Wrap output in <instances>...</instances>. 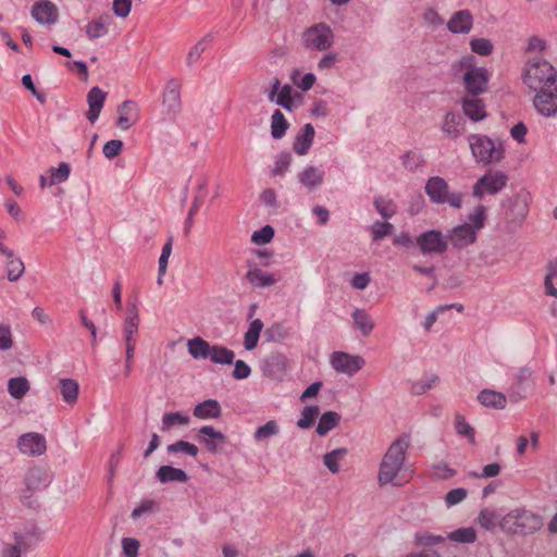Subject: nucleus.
Returning a JSON list of instances; mask_svg holds the SVG:
<instances>
[{"instance_id": "nucleus-1", "label": "nucleus", "mask_w": 557, "mask_h": 557, "mask_svg": "<svg viewBox=\"0 0 557 557\" xmlns=\"http://www.w3.org/2000/svg\"><path fill=\"white\" fill-rule=\"evenodd\" d=\"M410 438L403 435L396 438L384 454L377 473V482L381 486L394 483L404 468Z\"/></svg>"}, {"instance_id": "nucleus-2", "label": "nucleus", "mask_w": 557, "mask_h": 557, "mask_svg": "<svg viewBox=\"0 0 557 557\" xmlns=\"http://www.w3.org/2000/svg\"><path fill=\"white\" fill-rule=\"evenodd\" d=\"M524 85L533 92L557 84V70L545 59L529 60L522 72Z\"/></svg>"}, {"instance_id": "nucleus-3", "label": "nucleus", "mask_w": 557, "mask_h": 557, "mask_svg": "<svg viewBox=\"0 0 557 557\" xmlns=\"http://www.w3.org/2000/svg\"><path fill=\"white\" fill-rule=\"evenodd\" d=\"M543 525L541 516L524 509L517 508L506 513L499 521V528L508 534L529 535L539 531Z\"/></svg>"}, {"instance_id": "nucleus-4", "label": "nucleus", "mask_w": 557, "mask_h": 557, "mask_svg": "<svg viewBox=\"0 0 557 557\" xmlns=\"http://www.w3.org/2000/svg\"><path fill=\"white\" fill-rule=\"evenodd\" d=\"M472 156L482 164L497 163L504 158L503 147L495 144L487 136L471 135L468 138Z\"/></svg>"}, {"instance_id": "nucleus-5", "label": "nucleus", "mask_w": 557, "mask_h": 557, "mask_svg": "<svg viewBox=\"0 0 557 557\" xmlns=\"http://www.w3.org/2000/svg\"><path fill=\"white\" fill-rule=\"evenodd\" d=\"M425 194L430 200L437 205L448 203L455 209L462 205L463 194L459 191L449 193L447 182L441 176H432L426 181Z\"/></svg>"}, {"instance_id": "nucleus-6", "label": "nucleus", "mask_w": 557, "mask_h": 557, "mask_svg": "<svg viewBox=\"0 0 557 557\" xmlns=\"http://www.w3.org/2000/svg\"><path fill=\"white\" fill-rule=\"evenodd\" d=\"M301 40L308 50L325 51L333 46L334 34L327 24L318 23L304 30Z\"/></svg>"}, {"instance_id": "nucleus-7", "label": "nucleus", "mask_w": 557, "mask_h": 557, "mask_svg": "<svg viewBox=\"0 0 557 557\" xmlns=\"http://www.w3.org/2000/svg\"><path fill=\"white\" fill-rule=\"evenodd\" d=\"M416 245L424 256L443 255L448 248V238L441 231L430 230L416 238Z\"/></svg>"}, {"instance_id": "nucleus-8", "label": "nucleus", "mask_w": 557, "mask_h": 557, "mask_svg": "<svg viewBox=\"0 0 557 557\" xmlns=\"http://www.w3.org/2000/svg\"><path fill=\"white\" fill-rule=\"evenodd\" d=\"M508 176L500 171H488L473 186L472 195L482 198L485 194L496 195L507 185Z\"/></svg>"}, {"instance_id": "nucleus-9", "label": "nucleus", "mask_w": 557, "mask_h": 557, "mask_svg": "<svg viewBox=\"0 0 557 557\" xmlns=\"http://www.w3.org/2000/svg\"><path fill=\"white\" fill-rule=\"evenodd\" d=\"M181 90L182 84L177 78L172 77L166 82L162 95V107L169 120H174L182 111Z\"/></svg>"}, {"instance_id": "nucleus-10", "label": "nucleus", "mask_w": 557, "mask_h": 557, "mask_svg": "<svg viewBox=\"0 0 557 557\" xmlns=\"http://www.w3.org/2000/svg\"><path fill=\"white\" fill-rule=\"evenodd\" d=\"M533 371L529 367L520 368L513 375L511 385L508 389V397L512 403H519L525 399L533 388Z\"/></svg>"}, {"instance_id": "nucleus-11", "label": "nucleus", "mask_w": 557, "mask_h": 557, "mask_svg": "<svg viewBox=\"0 0 557 557\" xmlns=\"http://www.w3.org/2000/svg\"><path fill=\"white\" fill-rule=\"evenodd\" d=\"M533 92V106L539 114L548 117L557 113V84Z\"/></svg>"}, {"instance_id": "nucleus-12", "label": "nucleus", "mask_w": 557, "mask_h": 557, "mask_svg": "<svg viewBox=\"0 0 557 557\" xmlns=\"http://www.w3.org/2000/svg\"><path fill=\"white\" fill-rule=\"evenodd\" d=\"M331 364L336 372L352 376L361 370L364 364V359L360 356L336 351L331 356Z\"/></svg>"}, {"instance_id": "nucleus-13", "label": "nucleus", "mask_w": 557, "mask_h": 557, "mask_svg": "<svg viewBox=\"0 0 557 557\" xmlns=\"http://www.w3.org/2000/svg\"><path fill=\"white\" fill-rule=\"evenodd\" d=\"M261 370L271 380H283L288 370V359L283 354L273 352L262 361Z\"/></svg>"}, {"instance_id": "nucleus-14", "label": "nucleus", "mask_w": 557, "mask_h": 557, "mask_svg": "<svg viewBox=\"0 0 557 557\" xmlns=\"http://www.w3.org/2000/svg\"><path fill=\"white\" fill-rule=\"evenodd\" d=\"M116 126L122 131H128L140 119V109L136 101L125 100L116 108Z\"/></svg>"}, {"instance_id": "nucleus-15", "label": "nucleus", "mask_w": 557, "mask_h": 557, "mask_svg": "<svg viewBox=\"0 0 557 557\" xmlns=\"http://www.w3.org/2000/svg\"><path fill=\"white\" fill-rule=\"evenodd\" d=\"M20 451L27 456H41L47 449L46 438L42 434L30 432L22 434L17 440Z\"/></svg>"}, {"instance_id": "nucleus-16", "label": "nucleus", "mask_w": 557, "mask_h": 557, "mask_svg": "<svg viewBox=\"0 0 557 557\" xmlns=\"http://www.w3.org/2000/svg\"><path fill=\"white\" fill-rule=\"evenodd\" d=\"M465 87L472 96H478L486 90L488 75L484 67H474L463 76Z\"/></svg>"}, {"instance_id": "nucleus-17", "label": "nucleus", "mask_w": 557, "mask_h": 557, "mask_svg": "<svg viewBox=\"0 0 557 557\" xmlns=\"http://www.w3.org/2000/svg\"><path fill=\"white\" fill-rule=\"evenodd\" d=\"M453 247L457 249L466 248L476 240V232L473 226L468 223L454 227L448 237Z\"/></svg>"}, {"instance_id": "nucleus-18", "label": "nucleus", "mask_w": 557, "mask_h": 557, "mask_svg": "<svg viewBox=\"0 0 557 557\" xmlns=\"http://www.w3.org/2000/svg\"><path fill=\"white\" fill-rule=\"evenodd\" d=\"M107 98V92H104L99 87H92L87 94V102H88V111L86 112V117L90 123H95L100 112L103 108L104 101Z\"/></svg>"}, {"instance_id": "nucleus-19", "label": "nucleus", "mask_w": 557, "mask_h": 557, "mask_svg": "<svg viewBox=\"0 0 557 557\" xmlns=\"http://www.w3.org/2000/svg\"><path fill=\"white\" fill-rule=\"evenodd\" d=\"M473 26V16L469 10L455 12L447 22V28L454 34H468Z\"/></svg>"}, {"instance_id": "nucleus-20", "label": "nucleus", "mask_w": 557, "mask_h": 557, "mask_svg": "<svg viewBox=\"0 0 557 557\" xmlns=\"http://www.w3.org/2000/svg\"><path fill=\"white\" fill-rule=\"evenodd\" d=\"M32 16L40 24H53L58 18V10L52 2L40 1L33 7Z\"/></svg>"}, {"instance_id": "nucleus-21", "label": "nucleus", "mask_w": 557, "mask_h": 557, "mask_svg": "<svg viewBox=\"0 0 557 557\" xmlns=\"http://www.w3.org/2000/svg\"><path fill=\"white\" fill-rule=\"evenodd\" d=\"M315 135L314 127L312 124L307 123L300 129V132L296 135L295 140L293 143V150L298 156H305L308 153Z\"/></svg>"}, {"instance_id": "nucleus-22", "label": "nucleus", "mask_w": 557, "mask_h": 557, "mask_svg": "<svg viewBox=\"0 0 557 557\" xmlns=\"http://www.w3.org/2000/svg\"><path fill=\"white\" fill-rule=\"evenodd\" d=\"M465 123V119L460 114L448 112L444 117L442 131L448 138L456 139L463 133Z\"/></svg>"}, {"instance_id": "nucleus-23", "label": "nucleus", "mask_w": 557, "mask_h": 557, "mask_svg": "<svg viewBox=\"0 0 557 557\" xmlns=\"http://www.w3.org/2000/svg\"><path fill=\"white\" fill-rule=\"evenodd\" d=\"M49 484L48 471L42 467L30 468L25 476L27 491H39Z\"/></svg>"}, {"instance_id": "nucleus-24", "label": "nucleus", "mask_w": 557, "mask_h": 557, "mask_svg": "<svg viewBox=\"0 0 557 557\" xmlns=\"http://www.w3.org/2000/svg\"><path fill=\"white\" fill-rule=\"evenodd\" d=\"M139 314L135 304L128 308V315L125 319L123 333L125 346H135V335L138 332Z\"/></svg>"}, {"instance_id": "nucleus-25", "label": "nucleus", "mask_w": 557, "mask_h": 557, "mask_svg": "<svg viewBox=\"0 0 557 557\" xmlns=\"http://www.w3.org/2000/svg\"><path fill=\"white\" fill-rule=\"evenodd\" d=\"M193 414L201 420L218 419L222 414V408L218 400L207 399L194 407Z\"/></svg>"}, {"instance_id": "nucleus-26", "label": "nucleus", "mask_w": 557, "mask_h": 557, "mask_svg": "<svg viewBox=\"0 0 557 557\" xmlns=\"http://www.w3.org/2000/svg\"><path fill=\"white\" fill-rule=\"evenodd\" d=\"M199 434H200L198 436L199 443L205 445V447L210 453H215L218 450V444L215 441H219V442L225 441V435L222 432L216 431L211 425H205V426L200 428Z\"/></svg>"}, {"instance_id": "nucleus-27", "label": "nucleus", "mask_w": 557, "mask_h": 557, "mask_svg": "<svg viewBox=\"0 0 557 557\" xmlns=\"http://www.w3.org/2000/svg\"><path fill=\"white\" fill-rule=\"evenodd\" d=\"M478 400L484 407L493 409H504L507 405L505 394L494 389H483L478 395Z\"/></svg>"}, {"instance_id": "nucleus-28", "label": "nucleus", "mask_w": 557, "mask_h": 557, "mask_svg": "<svg viewBox=\"0 0 557 557\" xmlns=\"http://www.w3.org/2000/svg\"><path fill=\"white\" fill-rule=\"evenodd\" d=\"M245 277L247 282L256 288L273 286L277 282L273 274L258 268L249 269Z\"/></svg>"}, {"instance_id": "nucleus-29", "label": "nucleus", "mask_w": 557, "mask_h": 557, "mask_svg": "<svg viewBox=\"0 0 557 557\" xmlns=\"http://www.w3.org/2000/svg\"><path fill=\"white\" fill-rule=\"evenodd\" d=\"M324 172L317 166H307L298 174V181L309 190L314 189L323 183Z\"/></svg>"}, {"instance_id": "nucleus-30", "label": "nucleus", "mask_w": 557, "mask_h": 557, "mask_svg": "<svg viewBox=\"0 0 557 557\" xmlns=\"http://www.w3.org/2000/svg\"><path fill=\"white\" fill-rule=\"evenodd\" d=\"M156 476L161 483H185L188 481V475L183 469L174 468L172 466H161L157 470Z\"/></svg>"}, {"instance_id": "nucleus-31", "label": "nucleus", "mask_w": 557, "mask_h": 557, "mask_svg": "<svg viewBox=\"0 0 557 557\" xmlns=\"http://www.w3.org/2000/svg\"><path fill=\"white\" fill-rule=\"evenodd\" d=\"M465 114L472 121H481L486 116L485 106L481 99L466 98L462 102Z\"/></svg>"}, {"instance_id": "nucleus-32", "label": "nucleus", "mask_w": 557, "mask_h": 557, "mask_svg": "<svg viewBox=\"0 0 557 557\" xmlns=\"http://www.w3.org/2000/svg\"><path fill=\"white\" fill-rule=\"evenodd\" d=\"M60 394L62 399L70 406L77 403L79 394V385L73 379H61L59 381Z\"/></svg>"}, {"instance_id": "nucleus-33", "label": "nucleus", "mask_w": 557, "mask_h": 557, "mask_svg": "<svg viewBox=\"0 0 557 557\" xmlns=\"http://www.w3.org/2000/svg\"><path fill=\"white\" fill-rule=\"evenodd\" d=\"M211 346L212 345L199 336L187 342L188 352L196 360L208 359Z\"/></svg>"}, {"instance_id": "nucleus-34", "label": "nucleus", "mask_w": 557, "mask_h": 557, "mask_svg": "<svg viewBox=\"0 0 557 557\" xmlns=\"http://www.w3.org/2000/svg\"><path fill=\"white\" fill-rule=\"evenodd\" d=\"M262 329L263 322L260 319H255L250 322L244 335V347L246 350H252L257 347Z\"/></svg>"}, {"instance_id": "nucleus-35", "label": "nucleus", "mask_w": 557, "mask_h": 557, "mask_svg": "<svg viewBox=\"0 0 557 557\" xmlns=\"http://www.w3.org/2000/svg\"><path fill=\"white\" fill-rule=\"evenodd\" d=\"M354 324L360 330L363 336H369L374 327V322L371 315L364 309H356L352 312Z\"/></svg>"}, {"instance_id": "nucleus-36", "label": "nucleus", "mask_w": 557, "mask_h": 557, "mask_svg": "<svg viewBox=\"0 0 557 557\" xmlns=\"http://www.w3.org/2000/svg\"><path fill=\"white\" fill-rule=\"evenodd\" d=\"M341 421V416L335 411L324 412L319 420L317 433L320 436H325L331 430L336 428Z\"/></svg>"}, {"instance_id": "nucleus-37", "label": "nucleus", "mask_w": 557, "mask_h": 557, "mask_svg": "<svg viewBox=\"0 0 557 557\" xmlns=\"http://www.w3.org/2000/svg\"><path fill=\"white\" fill-rule=\"evenodd\" d=\"M235 354L233 350L224 346L212 345L210 349V359L213 363L218 364H232L234 362Z\"/></svg>"}, {"instance_id": "nucleus-38", "label": "nucleus", "mask_w": 557, "mask_h": 557, "mask_svg": "<svg viewBox=\"0 0 557 557\" xmlns=\"http://www.w3.org/2000/svg\"><path fill=\"white\" fill-rule=\"evenodd\" d=\"M211 42V36L206 35L201 39H199L188 51L186 55V65L188 67L194 66L198 60L200 59L201 54L206 51L208 46Z\"/></svg>"}, {"instance_id": "nucleus-39", "label": "nucleus", "mask_w": 557, "mask_h": 557, "mask_svg": "<svg viewBox=\"0 0 557 557\" xmlns=\"http://www.w3.org/2000/svg\"><path fill=\"white\" fill-rule=\"evenodd\" d=\"M289 123L280 110H275L271 116V135L274 139H281L287 132Z\"/></svg>"}, {"instance_id": "nucleus-40", "label": "nucleus", "mask_w": 557, "mask_h": 557, "mask_svg": "<svg viewBox=\"0 0 557 557\" xmlns=\"http://www.w3.org/2000/svg\"><path fill=\"white\" fill-rule=\"evenodd\" d=\"M38 541L39 537L34 532L15 533L14 543L10 544L22 554L34 547Z\"/></svg>"}, {"instance_id": "nucleus-41", "label": "nucleus", "mask_w": 557, "mask_h": 557, "mask_svg": "<svg viewBox=\"0 0 557 557\" xmlns=\"http://www.w3.org/2000/svg\"><path fill=\"white\" fill-rule=\"evenodd\" d=\"M29 391V382L24 376L12 377L8 382V392L14 399H22Z\"/></svg>"}, {"instance_id": "nucleus-42", "label": "nucleus", "mask_w": 557, "mask_h": 557, "mask_svg": "<svg viewBox=\"0 0 557 557\" xmlns=\"http://www.w3.org/2000/svg\"><path fill=\"white\" fill-rule=\"evenodd\" d=\"M300 97L299 94L293 95V87L286 84L280 89L274 102L287 111H293L295 108L294 99Z\"/></svg>"}, {"instance_id": "nucleus-43", "label": "nucleus", "mask_w": 557, "mask_h": 557, "mask_svg": "<svg viewBox=\"0 0 557 557\" xmlns=\"http://www.w3.org/2000/svg\"><path fill=\"white\" fill-rule=\"evenodd\" d=\"M280 433V425L275 420H270L265 424L257 428L253 433V438L257 442L267 441L272 436Z\"/></svg>"}, {"instance_id": "nucleus-44", "label": "nucleus", "mask_w": 557, "mask_h": 557, "mask_svg": "<svg viewBox=\"0 0 557 557\" xmlns=\"http://www.w3.org/2000/svg\"><path fill=\"white\" fill-rule=\"evenodd\" d=\"M190 421L189 417L183 414L180 411L176 412H168L162 417V431H169L171 428L175 425H186Z\"/></svg>"}, {"instance_id": "nucleus-45", "label": "nucleus", "mask_w": 557, "mask_h": 557, "mask_svg": "<svg viewBox=\"0 0 557 557\" xmlns=\"http://www.w3.org/2000/svg\"><path fill=\"white\" fill-rule=\"evenodd\" d=\"M8 263H7V273H8V280L10 282H16L22 277L25 271V265L23 261L15 257L13 253V257H7Z\"/></svg>"}, {"instance_id": "nucleus-46", "label": "nucleus", "mask_w": 557, "mask_h": 557, "mask_svg": "<svg viewBox=\"0 0 557 557\" xmlns=\"http://www.w3.org/2000/svg\"><path fill=\"white\" fill-rule=\"evenodd\" d=\"M455 430L456 432L466 438L469 440L470 443H475V430L466 421V418L460 414H455Z\"/></svg>"}, {"instance_id": "nucleus-47", "label": "nucleus", "mask_w": 557, "mask_h": 557, "mask_svg": "<svg viewBox=\"0 0 557 557\" xmlns=\"http://www.w3.org/2000/svg\"><path fill=\"white\" fill-rule=\"evenodd\" d=\"M447 539L457 543L471 544L476 540V532L472 527L459 528L448 533Z\"/></svg>"}, {"instance_id": "nucleus-48", "label": "nucleus", "mask_w": 557, "mask_h": 557, "mask_svg": "<svg viewBox=\"0 0 557 557\" xmlns=\"http://www.w3.org/2000/svg\"><path fill=\"white\" fill-rule=\"evenodd\" d=\"M267 339L270 342H282L290 336V331L283 323H273L265 330Z\"/></svg>"}, {"instance_id": "nucleus-49", "label": "nucleus", "mask_w": 557, "mask_h": 557, "mask_svg": "<svg viewBox=\"0 0 557 557\" xmlns=\"http://www.w3.org/2000/svg\"><path fill=\"white\" fill-rule=\"evenodd\" d=\"M499 521L500 519L496 511L487 508L482 509L478 517L480 527L487 531L494 530L497 524L499 525Z\"/></svg>"}, {"instance_id": "nucleus-50", "label": "nucleus", "mask_w": 557, "mask_h": 557, "mask_svg": "<svg viewBox=\"0 0 557 557\" xmlns=\"http://www.w3.org/2000/svg\"><path fill=\"white\" fill-rule=\"evenodd\" d=\"M347 454L346 448H336L323 456L324 466L332 472L337 473L339 471L338 460Z\"/></svg>"}, {"instance_id": "nucleus-51", "label": "nucleus", "mask_w": 557, "mask_h": 557, "mask_svg": "<svg viewBox=\"0 0 557 557\" xmlns=\"http://www.w3.org/2000/svg\"><path fill=\"white\" fill-rule=\"evenodd\" d=\"M320 410L318 406H306L301 412L297 425L300 429H309L313 425Z\"/></svg>"}, {"instance_id": "nucleus-52", "label": "nucleus", "mask_w": 557, "mask_h": 557, "mask_svg": "<svg viewBox=\"0 0 557 557\" xmlns=\"http://www.w3.org/2000/svg\"><path fill=\"white\" fill-rule=\"evenodd\" d=\"M373 203L379 214L385 220L391 219L396 213V206L392 200L376 197Z\"/></svg>"}, {"instance_id": "nucleus-53", "label": "nucleus", "mask_w": 557, "mask_h": 557, "mask_svg": "<svg viewBox=\"0 0 557 557\" xmlns=\"http://www.w3.org/2000/svg\"><path fill=\"white\" fill-rule=\"evenodd\" d=\"M471 50L483 57L490 55L494 50V45L486 38H473L470 40Z\"/></svg>"}, {"instance_id": "nucleus-54", "label": "nucleus", "mask_w": 557, "mask_h": 557, "mask_svg": "<svg viewBox=\"0 0 557 557\" xmlns=\"http://www.w3.org/2000/svg\"><path fill=\"white\" fill-rule=\"evenodd\" d=\"M51 178L49 180V186H52L54 184L63 183L67 181L71 168L67 163L61 162L58 168H51Z\"/></svg>"}, {"instance_id": "nucleus-55", "label": "nucleus", "mask_w": 557, "mask_h": 557, "mask_svg": "<svg viewBox=\"0 0 557 557\" xmlns=\"http://www.w3.org/2000/svg\"><path fill=\"white\" fill-rule=\"evenodd\" d=\"M168 451L171 454L185 453L191 457H196L198 455L199 449L193 443L186 441H177L168 446Z\"/></svg>"}, {"instance_id": "nucleus-56", "label": "nucleus", "mask_w": 557, "mask_h": 557, "mask_svg": "<svg viewBox=\"0 0 557 557\" xmlns=\"http://www.w3.org/2000/svg\"><path fill=\"white\" fill-rule=\"evenodd\" d=\"M107 33V25L101 20H92L86 25V35L90 40L103 37Z\"/></svg>"}, {"instance_id": "nucleus-57", "label": "nucleus", "mask_w": 557, "mask_h": 557, "mask_svg": "<svg viewBox=\"0 0 557 557\" xmlns=\"http://www.w3.org/2000/svg\"><path fill=\"white\" fill-rule=\"evenodd\" d=\"M394 231V225L389 222H380L376 221L371 226V233L373 240L377 242L383 239L384 237L391 235Z\"/></svg>"}, {"instance_id": "nucleus-58", "label": "nucleus", "mask_w": 557, "mask_h": 557, "mask_svg": "<svg viewBox=\"0 0 557 557\" xmlns=\"http://www.w3.org/2000/svg\"><path fill=\"white\" fill-rule=\"evenodd\" d=\"M403 165L410 172L416 171L423 164V157L416 151H408L401 157Z\"/></svg>"}, {"instance_id": "nucleus-59", "label": "nucleus", "mask_w": 557, "mask_h": 557, "mask_svg": "<svg viewBox=\"0 0 557 557\" xmlns=\"http://www.w3.org/2000/svg\"><path fill=\"white\" fill-rule=\"evenodd\" d=\"M14 346V339L10 324L0 323V350L8 351Z\"/></svg>"}, {"instance_id": "nucleus-60", "label": "nucleus", "mask_w": 557, "mask_h": 557, "mask_svg": "<svg viewBox=\"0 0 557 557\" xmlns=\"http://www.w3.org/2000/svg\"><path fill=\"white\" fill-rule=\"evenodd\" d=\"M292 154L287 151H283L277 156V159L275 161V166L272 170V174L274 176H281L283 175L287 169L289 168L292 163Z\"/></svg>"}, {"instance_id": "nucleus-61", "label": "nucleus", "mask_w": 557, "mask_h": 557, "mask_svg": "<svg viewBox=\"0 0 557 557\" xmlns=\"http://www.w3.org/2000/svg\"><path fill=\"white\" fill-rule=\"evenodd\" d=\"M486 220V208L484 206H478L474 211L469 215L470 225L473 226L474 232L481 230Z\"/></svg>"}, {"instance_id": "nucleus-62", "label": "nucleus", "mask_w": 557, "mask_h": 557, "mask_svg": "<svg viewBox=\"0 0 557 557\" xmlns=\"http://www.w3.org/2000/svg\"><path fill=\"white\" fill-rule=\"evenodd\" d=\"M273 236H274V228L271 225H265V226L261 227L260 230L253 232V234L251 236V242L257 245H263V244L271 242Z\"/></svg>"}, {"instance_id": "nucleus-63", "label": "nucleus", "mask_w": 557, "mask_h": 557, "mask_svg": "<svg viewBox=\"0 0 557 557\" xmlns=\"http://www.w3.org/2000/svg\"><path fill=\"white\" fill-rule=\"evenodd\" d=\"M445 541L442 535H434L429 532H422L416 534V543L420 546H434Z\"/></svg>"}, {"instance_id": "nucleus-64", "label": "nucleus", "mask_w": 557, "mask_h": 557, "mask_svg": "<svg viewBox=\"0 0 557 557\" xmlns=\"http://www.w3.org/2000/svg\"><path fill=\"white\" fill-rule=\"evenodd\" d=\"M122 550L125 557H137L140 543L134 537H123L121 541Z\"/></svg>"}]
</instances>
